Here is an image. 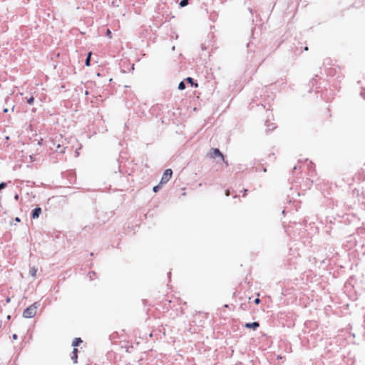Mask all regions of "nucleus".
<instances>
[{
	"label": "nucleus",
	"mask_w": 365,
	"mask_h": 365,
	"mask_svg": "<svg viewBox=\"0 0 365 365\" xmlns=\"http://www.w3.org/2000/svg\"><path fill=\"white\" fill-rule=\"evenodd\" d=\"M245 327L247 329H253L255 330L259 327V324L256 322L252 323H246Z\"/></svg>",
	"instance_id": "obj_5"
},
{
	"label": "nucleus",
	"mask_w": 365,
	"mask_h": 365,
	"mask_svg": "<svg viewBox=\"0 0 365 365\" xmlns=\"http://www.w3.org/2000/svg\"><path fill=\"white\" fill-rule=\"evenodd\" d=\"M72 360L74 363H77L78 359V349L74 348L73 350V356H71Z\"/></svg>",
	"instance_id": "obj_6"
},
{
	"label": "nucleus",
	"mask_w": 365,
	"mask_h": 365,
	"mask_svg": "<svg viewBox=\"0 0 365 365\" xmlns=\"http://www.w3.org/2000/svg\"><path fill=\"white\" fill-rule=\"evenodd\" d=\"M230 190H226V192H225V195H226L227 196H229V195H230Z\"/></svg>",
	"instance_id": "obj_20"
},
{
	"label": "nucleus",
	"mask_w": 365,
	"mask_h": 365,
	"mask_svg": "<svg viewBox=\"0 0 365 365\" xmlns=\"http://www.w3.org/2000/svg\"><path fill=\"white\" fill-rule=\"evenodd\" d=\"M15 221H16V222H20V219H19V217H16V218H15Z\"/></svg>",
	"instance_id": "obj_21"
},
{
	"label": "nucleus",
	"mask_w": 365,
	"mask_h": 365,
	"mask_svg": "<svg viewBox=\"0 0 365 365\" xmlns=\"http://www.w3.org/2000/svg\"><path fill=\"white\" fill-rule=\"evenodd\" d=\"M38 306L37 303H34L32 305L27 307L23 312V317L25 318L34 317L37 312Z\"/></svg>",
	"instance_id": "obj_1"
},
{
	"label": "nucleus",
	"mask_w": 365,
	"mask_h": 365,
	"mask_svg": "<svg viewBox=\"0 0 365 365\" xmlns=\"http://www.w3.org/2000/svg\"><path fill=\"white\" fill-rule=\"evenodd\" d=\"M10 302H11V299H10V297H7V298L6 299V304H8V303H9Z\"/></svg>",
	"instance_id": "obj_19"
},
{
	"label": "nucleus",
	"mask_w": 365,
	"mask_h": 365,
	"mask_svg": "<svg viewBox=\"0 0 365 365\" xmlns=\"http://www.w3.org/2000/svg\"><path fill=\"white\" fill-rule=\"evenodd\" d=\"M6 184L5 182L0 183V190L6 187Z\"/></svg>",
	"instance_id": "obj_16"
},
{
	"label": "nucleus",
	"mask_w": 365,
	"mask_h": 365,
	"mask_svg": "<svg viewBox=\"0 0 365 365\" xmlns=\"http://www.w3.org/2000/svg\"><path fill=\"white\" fill-rule=\"evenodd\" d=\"M188 1L189 0H182L180 3V6L181 7H184V6H187L188 4Z\"/></svg>",
	"instance_id": "obj_11"
},
{
	"label": "nucleus",
	"mask_w": 365,
	"mask_h": 365,
	"mask_svg": "<svg viewBox=\"0 0 365 365\" xmlns=\"http://www.w3.org/2000/svg\"><path fill=\"white\" fill-rule=\"evenodd\" d=\"M13 339H17V335L16 334H14L13 335Z\"/></svg>",
	"instance_id": "obj_22"
},
{
	"label": "nucleus",
	"mask_w": 365,
	"mask_h": 365,
	"mask_svg": "<svg viewBox=\"0 0 365 365\" xmlns=\"http://www.w3.org/2000/svg\"><path fill=\"white\" fill-rule=\"evenodd\" d=\"M247 189H244V190H243V195H242V196H243L244 197H246V195H247Z\"/></svg>",
	"instance_id": "obj_17"
},
{
	"label": "nucleus",
	"mask_w": 365,
	"mask_h": 365,
	"mask_svg": "<svg viewBox=\"0 0 365 365\" xmlns=\"http://www.w3.org/2000/svg\"><path fill=\"white\" fill-rule=\"evenodd\" d=\"M82 342V340L81 338H76L73 341V343H72V345L73 346H78Z\"/></svg>",
	"instance_id": "obj_7"
},
{
	"label": "nucleus",
	"mask_w": 365,
	"mask_h": 365,
	"mask_svg": "<svg viewBox=\"0 0 365 365\" xmlns=\"http://www.w3.org/2000/svg\"><path fill=\"white\" fill-rule=\"evenodd\" d=\"M185 81H186L187 83H190L192 86H194L195 87H197V86H197V83H194V82H193V79H192V78H190V77H187V78L185 79Z\"/></svg>",
	"instance_id": "obj_10"
},
{
	"label": "nucleus",
	"mask_w": 365,
	"mask_h": 365,
	"mask_svg": "<svg viewBox=\"0 0 365 365\" xmlns=\"http://www.w3.org/2000/svg\"><path fill=\"white\" fill-rule=\"evenodd\" d=\"M106 36L109 38H112V33H111V31L109 29H108L107 31H106Z\"/></svg>",
	"instance_id": "obj_14"
},
{
	"label": "nucleus",
	"mask_w": 365,
	"mask_h": 365,
	"mask_svg": "<svg viewBox=\"0 0 365 365\" xmlns=\"http://www.w3.org/2000/svg\"><path fill=\"white\" fill-rule=\"evenodd\" d=\"M91 55H92V53H91V52H89V53H88V56H87V58H86V62H85V63H86V65L87 66H89L91 65V64H90V62H91Z\"/></svg>",
	"instance_id": "obj_9"
},
{
	"label": "nucleus",
	"mask_w": 365,
	"mask_h": 365,
	"mask_svg": "<svg viewBox=\"0 0 365 365\" xmlns=\"http://www.w3.org/2000/svg\"><path fill=\"white\" fill-rule=\"evenodd\" d=\"M29 272L33 277H35L36 276L37 269L35 267H33L31 268Z\"/></svg>",
	"instance_id": "obj_8"
},
{
	"label": "nucleus",
	"mask_w": 365,
	"mask_h": 365,
	"mask_svg": "<svg viewBox=\"0 0 365 365\" xmlns=\"http://www.w3.org/2000/svg\"><path fill=\"white\" fill-rule=\"evenodd\" d=\"M163 184H160V182L158 185H155L154 187H153V191L155 192H157L160 188H161V185Z\"/></svg>",
	"instance_id": "obj_12"
},
{
	"label": "nucleus",
	"mask_w": 365,
	"mask_h": 365,
	"mask_svg": "<svg viewBox=\"0 0 365 365\" xmlns=\"http://www.w3.org/2000/svg\"><path fill=\"white\" fill-rule=\"evenodd\" d=\"M34 101V98L33 96L30 97L28 100H27V103L29 104H32Z\"/></svg>",
	"instance_id": "obj_15"
},
{
	"label": "nucleus",
	"mask_w": 365,
	"mask_h": 365,
	"mask_svg": "<svg viewBox=\"0 0 365 365\" xmlns=\"http://www.w3.org/2000/svg\"><path fill=\"white\" fill-rule=\"evenodd\" d=\"M178 88L180 90H184L185 88V85L183 81L180 82L178 85Z\"/></svg>",
	"instance_id": "obj_13"
},
{
	"label": "nucleus",
	"mask_w": 365,
	"mask_h": 365,
	"mask_svg": "<svg viewBox=\"0 0 365 365\" xmlns=\"http://www.w3.org/2000/svg\"><path fill=\"white\" fill-rule=\"evenodd\" d=\"M4 113H7V112H8V109H7V108H5V109L4 110Z\"/></svg>",
	"instance_id": "obj_23"
},
{
	"label": "nucleus",
	"mask_w": 365,
	"mask_h": 365,
	"mask_svg": "<svg viewBox=\"0 0 365 365\" xmlns=\"http://www.w3.org/2000/svg\"><path fill=\"white\" fill-rule=\"evenodd\" d=\"M173 175V171L171 169H166L165 172L163 173V175L160 180V184H165L167 183L171 178Z\"/></svg>",
	"instance_id": "obj_3"
},
{
	"label": "nucleus",
	"mask_w": 365,
	"mask_h": 365,
	"mask_svg": "<svg viewBox=\"0 0 365 365\" xmlns=\"http://www.w3.org/2000/svg\"><path fill=\"white\" fill-rule=\"evenodd\" d=\"M41 208L36 207L33 210L31 217L33 219L38 218L39 217V215H41Z\"/></svg>",
	"instance_id": "obj_4"
},
{
	"label": "nucleus",
	"mask_w": 365,
	"mask_h": 365,
	"mask_svg": "<svg viewBox=\"0 0 365 365\" xmlns=\"http://www.w3.org/2000/svg\"><path fill=\"white\" fill-rule=\"evenodd\" d=\"M255 303L256 304H259V303H260V299H259V298L255 299Z\"/></svg>",
	"instance_id": "obj_18"
},
{
	"label": "nucleus",
	"mask_w": 365,
	"mask_h": 365,
	"mask_svg": "<svg viewBox=\"0 0 365 365\" xmlns=\"http://www.w3.org/2000/svg\"><path fill=\"white\" fill-rule=\"evenodd\" d=\"M207 155L210 158H215L216 157H220L222 159V160L227 165H228L227 162L225 161V160L223 154L217 148H212Z\"/></svg>",
	"instance_id": "obj_2"
}]
</instances>
